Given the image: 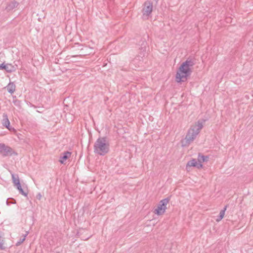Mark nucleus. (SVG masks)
I'll use <instances>...</instances> for the list:
<instances>
[{
  "mask_svg": "<svg viewBox=\"0 0 253 253\" xmlns=\"http://www.w3.org/2000/svg\"><path fill=\"white\" fill-rule=\"evenodd\" d=\"M94 152L100 156H104L110 151V143L106 137H99L95 142Z\"/></svg>",
  "mask_w": 253,
  "mask_h": 253,
  "instance_id": "1",
  "label": "nucleus"
},
{
  "mask_svg": "<svg viewBox=\"0 0 253 253\" xmlns=\"http://www.w3.org/2000/svg\"><path fill=\"white\" fill-rule=\"evenodd\" d=\"M195 64V61L193 59H187L183 62L177 72L176 79H182L189 77L192 72L193 67Z\"/></svg>",
  "mask_w": 253,
  "mask_h": 253,
  "instance_id": "2",
  "label": "nucleus"
},
{
  "mask_svg": "<svg viewBox=\"0 0 253 253\" xmlns=\"http://www.w3.org/2000/svg\"><path fill=\"white\" fill-rule=\"evenodd\" d=\"M170 200V198L168 197L161 200L158 204L157 208L154 210V212L158 215L163 214L167 209V205Z\"/></svg>",
  "mask_w": 253,
  "mask_h": 253,
  "instance_id": "3",
  "label": "nucleus"
},
{
  "mask_svg": "<svg viewBox=\"0 0 253 253\" xmlns=\"http://www.w3.org/2000/svg\"><path fill=\"white\" fill-rule=\"evenodd\" d=\"M199 133V131L196 130L194 128H190L186 135L185 139L182 141V146L188 145L195 139Z\"/></svg>",
  "mask_w": 253,
  "mask_h": 253,
  "instance_id": "4",
  "label": "nucleus"
},
{
  "mask_svg": "<svg viewBox=\"0 0 253 253\" xmlns=\"http://www.w3.org/2000/svg\"><path fill=\"white\" fill-rule=\"evenodd\" d=\"M153 10V3L150 1H146L143 4L142 9V17L144 19H148Z\"/></svg>",
  "mask_w": 253,
  "mask_h": 253,
  "instance_id": "5",
  "label": "nucleus"
},
{
  "mask_svg": "<svg viewBox=\"0 0 253 253\" xmlns=\"http://www.w3.org/2000/svg\"><path fill=\"white\" fill-rule=\"evenodd\" d=\"M0 154L3 157L11 156L13 154H17L11 147L4 143H0Z\"/></svg>",
  "mask_w": 253,
  "mask_h": 253,
  "instance_id": "6",
  "label": "nucleus"
},
{
  "mask_svg": "<svg viewBox=\"0 0 253 253\" xmlns=\"http://www.w3.org/2000/svg\"><path fill=\"white\" fill-rule=\"evenodd\" d=\"M196 167L198 169H201L203 167L202 164L197 162L195 159H192L191 160L188 162L186 165V169H188V167Z\"/></svg>",
  "mask_w": 253,
  "mask_h": 253,
  "instance_id": "7",
  "label": "nucleus"
},
{
  "mask_svg": "<svg viewBox=\"0 0 253 253\" xmlns=\"http://www.w3.org/2000/svg\"><path fill=\"white\" fill-rule=\"evenodd\" d=\"M3 117V119L2 122V125L10 131H11L12 130H15L13 127L10 126V122L8 119L7 115L6 114H4Z\"/></svg>",
  "mask_w": 253,
  "mask_h": 253,
  "instance_id": "8",
  "label": "nucleus"
},
{
  "mask_svg": "<svg viewBox=\"0 0 253 253\" xmlns=\"http://www.w3.org/2000/svg\"><path fill=\"white\" fill-rule=\"evenodd\" d=\"M71 152L68 151L61 153L59 160V162L62 164H65L64 162L71 157Z\"/></svg>",
  "mask_w": 253,
  "mask_h": 253,
  "instance_id": "9",
  "label": "nucleus"
},
{
  "mask_svg": "<svg viewBox=\"0 0 253 253\" xmlns=\"http://www.w3.org/2000/svg\"><path fill=\"white\" fill-rule=\"evenodd\" d=\"M17 69L18 65L17 64H14V65L9 63L6 64L5 71L7 72L15 71Z\"/></svg>",
  "mask_w": 253,
  "mask_h": 253,
  "instance_id": "10",
  "label": "nucleus"
},
{
  "mask_svg": "<svg viewBox=\"0 0 253 253\" xmlns=\"http://www.w3.org/2000/svg\"><path fill=\"white\" fill-rule=\"evenodd\" d=\"M197 160L199 163L202 164V163L208 162L209 160V156H204L201 153H199Z\"/></svg>",
  "mask_w": 253,
  "mask_h": 253,
  "instance_id": "11",
  "label": "nucleus"
},
{
  "mask_svg": "<svg viewBox=\"0 0 253 253\" xmlns=\"http://www.w3.org/2000/svg\"><path fill=\"white\" fill-rule=\"evenodd\" d=\"M6 87L8 92L10 94H12L15 91L16 86L13 82H9Z\"/></svg>",
  "mask_w": 253,
  "mask_h": 253,
  "instance_id": "12",
  "label": "nucleus"
},
{
  "mask_svg": "<svg viewBox=\"0 0 253 253\" xmlns=\"http://www.w3.org/2000/svg\"><path fill=\"white\" fill-rule=\"evenodd\" d=\"M18 4L19 3L17 1L14 0L7 4L6 9L8 11L12 10L14 8L16 7Z\"/></svg>",
  "mask_w": 253,
  "mask_h": 253,
  "instance_id": "13",
  "label": "nucleus"
},
{
  "mask_svg": "<svg viewBox=\"0 0 253 253\" xmlns=\"http://www.w3.org/2000/svg\"><path fill=\"white\" fill-rule=\"evenodd\" d=\"M28 233L29 232L27 231L25 234L23 235L22 237L20 238L19 241H18V242L16 243L15 245L16 246H20L25 240V238L28 235Z\"/></svg>",
  "mask_w": 253,
  "mask_h": 253,
  "instance_id": "14",
  "label": "nucleus"
},
{
  "mask_svg": "<svg viewBox=\"0 0 253 253\" xmlns=\"http://www.w3.org/2000/svg\"><path fill=\"white\" fill-rule=\"evenodd\" d=\"M12 182H13L14 186L18 184V183H20L19 179V177H18V175L12 174Z\"/></svg>",
  "mask_w": 253,
  "mask_h": 253,
  "instance_id": "15",
  "label": "nucleus"
},
{
  "mask_svg": "<svg viewBox=\"0 0 253 253\" xmlns=\"http://www.w3.org/2000/svg\"><path fill=\"white\" fill-rule=\"evenodd\" d=\"M13 103L14 105L18 108L20 109L21 108V102L20 100L15 99L13 100Z\"/></svg>",
  "mask_w": 253,
  "mask_h": 253,
  "instance_id": "16",
  "label": "nucleus"
},
{
  "mask_svg": "<svg viewBox=\"0 0 253 253\" xmlns=\"http://www.w3.org/2000/svg\"><path fill=\"white\" fill-rule=\"evenodd\" d=\"M16 203V200L12 198H8L6 200V205L7 206H9L10 204H15Z\"/></svg>",
  "mask_w": 253,
  "mask_h": 253,
  "instance_id": "17",
  "label": "nucleus"
},
{
  "mask_svg": "<svg viewBox=\"0 0 253 253\" xmlns=\"http://www.w3.org/2000/svg\"><path fill=\"white\" fill-rule=\"evenodd\" d=\"M227 207V205H226L223 209L220 211L219 216L221 217V218H223L224 215L225 214V211L226 210Z\"/></svg>",
  "mask_w": 253,
  "mask_h": 253,
  "instance_id": "18",
  "label": "nucleus"
},
{
  "mask_svg": "<svg viewBox=\"0 0 253 253\" xmlns=\"http://www.w3.org/2000/svg\"><path fill=\"white\" fill-rule=\"evenodd\" d=\"M203 124L202 122H200V121L198 122V127L196 128V130H198L200 131V130L203 127Z\"/></svg>",
  "mask_w": 253,
  "mask_h": 253,
  "instance_id": "19",
  "label": "nucleus"
},
{
  "mask_svg": "<svg viewBox=\"0 0 253 253\" xmlns=\"http://www.w3.org/2000/svg\"><path fill=\"white\" fill-rule=\"evenodd\" d=\"M19 193L21 194L22 195H24V196H27L28 195V192L24 191L22 188H21L19 190Z\"/></svg>",
  "mask_w": 253,
  "mask_h": 253,
  "instance_id": "20",
  "label": "nucleus"
},
{
  "mask_svg": "<svg viewBox=\"0 0 253 253\" xmlns=\"http://www.w3.org/2000/svg\"><path fill=\"white\" fill-rule=\"evenodd\" d=\"M140 58L142 59V57H140L139 56H137L136 57H135L134 58V59L133 60V63H136L137 61H138V60L140 61Z\"/></svg>",
  "mask_w": 253,
  "mask_h": 253,
  "instance_id": "21",
  "label": "nucleus"
},
{
  "mask_svg": "<svg viewBox=\"0 0 253 253\" xmlns=\"http://www.w3.org/2000/svg\"><path fill=\"white\" fill-rule=\"evenodd\" d=\"M6 64L4 63L0 64V69L5 70Z\"/></svg>",
  "mask_w": 253,
  "mask_h": 253,
  "instance_id": "22",
  "label": "nucleus"
},
{
  "mask_svg": "<svg viewBox=\"0 0 253 253\" xmlns=\"http://www.w3.org/2000/svg\"><path fill=\"white\" fill-rule=\"evenodd\" d=\"M15 186L16 187L17 189L19 190L21 188H22L21 185L20 183H18V184L16 185Z\"/></svg>",
  "mask_w": 253,
  "mask_h": 253,
  "instance_id": "23",
  "label": "nucleus"
},
{
  "mask_svg": "<svg viewBox=\"0 0 253 253\" xmlns=\"http://www.w3.org/2000/svg\"><path fill=\"white\" fill-rule=\"evenodd\" d=\"M37 199H38V200H41V197H42V195L41 194V193H39L37 195Z\"/></svg>",
  "mask_w": 253,
  "mask_h": 253,
  "instance_id": "24",
  "label": "nucleus"
},
{
  "mask_svg": "<svg viewBox=\"0 0 253 253\" xmlns=\"http://www.w3.org/2000/svg\"><path fill=\"white\" fill-rule=\"evenodd\" d=\"M223 218H221V217H220L219 216H218V217L217 218V219H216V221L217 222H219Z\"/></svg>",
  "mask_w": 253,
  "mask_h": 253,
  "instance_id": "25",
  "label": "nucleus"
},
{
  "mask_svg": "<svg viewBox=\"0 0 253 253\" xmlns=\"http://www.w3.org/2000/svg\"><path fill=\"white\" fill-rule=\"evenodd\" d=\"M177 83H181L182 82H184L186 80H175Z\"/></svg>",
  "mask_w": 253,
  "mask_h": 253,
  "instance_id": "26",
  "label": "nucleus"
},
{
  "mask_svg": "<svg viewBox=\"0 0 253 253\" xmlns=\"http://www.w3.org/2000/svg\"><path fill=\"white\" fill-rule=\"evenodd\" d=\"M79 44L78 43H76L75 45H79Z\"/></svg>",
  "mask_w": 253,
  "mask_h": 253,
  "instance_id": "27",
  "label": "nucleus"
},
{
  "mask_svg": "<svg viewBox=\"0 0 253 253\" xmlns=\"http://www.w3.org/2000/svg\"><path fill=\"white\" fill-rule=\"evenodd\" d=\"M141 64V63H140L139 64H138V66H140V65Z\"/></svg>",
  "mask_w": 253,
  "mask_h": 253,
  "instance_id": "28",
  "label": "nucleus"
}]
</instances>
